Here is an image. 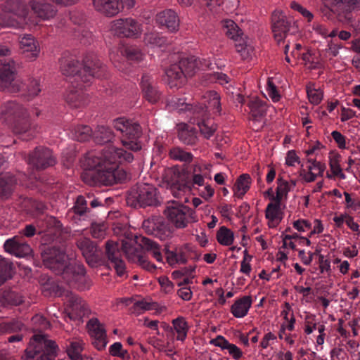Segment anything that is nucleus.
Segmentation results:
<instances>
[{"instance_id": "obj_1", "label": "nucleus", "mask_w": 360, "mask_h": 360, "mask_svg": "<svg viewBox=\"0 0 360 360\" xmlns=\"http://www.w3.org/2000/svg\"><path fill=\"white\" fill-rule=\"evenodd\" d=\"M112 125L122 134L121 146L110 145L101 150L89 151L80 160L81 167L84 170H95L98 181L105 185L122 181L124 173L119 169L120 165L131 162L134 153L142 148L139 124L125 117H119L113 120Z\"/></svg>"}, {"instance_id": "obj_2", "label": "nucleus", "mask_w": 360, "mask_h": 360, "mask_svg": "<svg viewBox=\"0 0 360 360\" xmlns=\"http://www.w3.org/2000/svg\"><path fill=\"white\" fill-rule=\"evenodd\" d=\"M42 257L46 266L56 274H61L68 283L76 285L82 290L90 287L91 281L85 276L84 266L67 256L63 250L53 248L45 252Z\"/></svg>"}, {"instance_id": "obj_3", "label": "nucleus", "mask_w": 360, "mask_h": 360, "mask_svg": "<svg viewBox=\"0 0 360 360\" xmlns=\"http://www.w3.org/2000/svg\"><path fill=\"white\" fill-rule=\"evenodd\" d=\"M151 254L153 257L158 262H162L163 256L160 246L155 241L146 237L136 238L133 236L122 240V250L131 262L137 264L143 269L152 271L156 267L142 255V251L138 248Z\"/></svg>"}, {"instance_id": "obj_4", "label": "nucleus", "mask_w": 360, "mask_h": 360, "mask_svg": "<svg viewBox=\"0 0 360 360\" xmlns=\"http://www.w3.org/2000/svg\"><path fill=\"white\" fill-rule=\"evenodd\" d=\"M1 119L13 124V131L24 140L32 139L37 131V126L31 122L30 113L15 102H9L3 107Z\"/></svg>"}, {"instance_id": "obj_5", "label": "nucleus", "mask_w": 360, "mask_h": 360, "mask_svg": "<svg viewBox=\"0 0 360 360\" xmlns=\"http://www.w3.org/2000/svg\"><path fill=\"white\" fill-rule=\"evenodd\" d=\"M60 70L66 76L79 73L84 82H88L91 77H100L105 67L96 57L85 60L82 69L79 70V63L72 57H63L60 61Z\"/></svg>"}, {"instance_id": "obj_6", "label": "nucleus", "mask_w": 360, "mask_h": 360, "mask_svg": "<svg viewBox=\"0 0 360 360\" xmlns=\"http://www.w3.org/2000/svg\"><path fill=\"white\" fill-rule=\"evenodd\" d=\"M28 8L22 1H7L0 12V27H23L28 23Z\"/></svg>"}, {"instance_id": "obj_7", "label": "nucleus", "mask_w": 360, "mask_h": 360, "mask_svg": "<svg viewBox=\"0 0 360 360\" xmlns=\"http://www.w3.org/2000/svg\"><path fill=\"white\" fill-rule=\"evenodd\" d=\"M58 347L55 341L44 334L34 335L25 351V360H54Z\"/></svg>"}, {"instance_id": "obj_8", "label": "nucleus", "mask_w": 360, "mask_h": 360, "mask_svg": "<svg viewBox=\"0 0 360 360\" xmlns=\"http://www.w3.org/2000/svg\"><path fill=\"white\" fill-rule=\"evenodd\" d=\"M164 212L169 223L179 229H185L189 224L198 220L195 212L181 203L172 202Z\"/></svg>"}, {"instance_id": "obj_9", "label": "nucleus", "mask_w": 360, "mask_h": 360, "mask_svg": "<svg viewBox=\"0 0 360 360\" xmlns=\"http://www.w3.org/2000/svg\"><path fill=\"white\" fill-rule=\"evenodd\" d=\"M162 180L175 198H182L185 195L191 193V186L186 179L185 174L176 167L165 169Z\"/></svg>"}, {"instance_id": "obj_10", "label": "nucleus", "mask_w": 360, "mask_h": 360, "mask_svg": "<svg viewBox=\"0 0 360 360\" xmlns=\"http://www.w3.org/2000/svg\"><path fill=\"white\" fill-rule=\"evenodd\" d=\"M158 202L157 189L150 184H140L133 188L127 197V203L131 206H153Z\"/></svg>"}, {"instance_id": "obj_11", "label": "nucleus", "mask_w": 360, "mask_h": 360, "mask_svg": "<svg viewBox=\"0 0 360 360\" xmlns=\"http://www.w3.org/2000/svg\"><path fill=\"white\" fill-rule=\"evenodd\" d=\"M17 69L13 60L6 59L0 63V89L11 93L18 92L22 80L16 78Z\"/></svg>"}, {"instance_id": "obj_12", "label": "nucleus", "mask_w": 360, "mask_h": 360, "mask_svg": "<svg viewBox=\"0 0 360 360\" xmlns=\"http://www.w3.org/2000/svg\"><path fill=\"white\" fill-rule=\"evenodd\" d=\"M328 12H333L341 22L351 19V13L360 10V0H321Z\"/></svg>"}, {"instance_id": "obj_13", "label": "nucleus", "mask_w": 360, "mask_h": 360, "mask_svg": "<svg viewBox=\"0 0 360 360\" xmlns=\"http://www.w3.org/2000/svg\"><path fill=\"white\" fill-rule=\"evenodd\" d=\"M343 48L341 44L335 42L333 40L327 41L325 49H319V58L311 55L310 52L302 55V60L308 65L309 68H316L321 65L325 61L332 60L336 57L340 49Z\"/></svg>"}, {"instance_id": "obj_14", "label": "nucleus", "mask_w": 360, "mask_h": 360, "mask_svg": "<svg viewBox=\"0 0 360 360\" xmlns=\"http://www.w3.org/2000/svg\"><path fill=\"white\" fill-rule=\"evenodd\" d=\"M110 31L122 37L136 38L142 32L141 25L131 18H119L110 22Z\"/></svg>"}, {"instance_id": "obj_15", "label": "nucleus", "mask_w": 360, "mask_h": 360, "mask_svg": "<svg viewBox=\"0 0 360 360\" xmlns=\"http://www.w3.org/2000/svg\"><path fill=\"white\" fill-rule=\"evenodd\" d=\"M216 64L210 60L203 59L202 60L195 56L181 59L179 61V66L183 70V73L186 77H191L200 70L211 71L214 69Z\"/></svg>"}, {"instance_id": "obj_16", "label": "nucleus", "mask_w": 360, "mask_h": 360, "mask_svg": "<svg viewBox=\"0 0 360 360\" xmlns=\"http://www.w3.org/2000/svg\"><path fill=\"white\" fill-rule=\"evenodd\" d=\"M27 162L37 168L44 169L53 165L56 163V159L49 149L37 147L29 156Z\"/></svg>"}, {"instance_id": "obj_17", "label": "nucleus", "mask_w": 360, "mask_h": 360, "mask_svg": "<svg viewBox=\"0 0 360 360\" xmlns=\"http://www.w3.org/2000/svg\"><path fill=\"white\" fill-rule=\"evenodd\" d=\"M120 244L117 242L109 240L106 243V255L112 266L119 276H123L126 274V267L124 261L120 258L121 252Z\"/></svg>"}, {"instance_id": "obj_18", "label": "nucleus", "mask_w": 360, "mask_h": 360, "mask_svg": "<svg viewBox=\"0 0 360 360\" xmlns=\"http://www.w3.org/2000/svg\"><path fill=\"white\" fill-rule=\"evenodd\" d=\"M90 336L93 338V345L98 350L103 349L108 343L106 332L103 326L97 319H91L87 323Z\"/></svg>"}, {"instance_id": "obj_19", "label": "nucleus", "mask_w": 360, "mask_h": 360, "mask_svg": "<svg viewBox=\"0 0 360 360\" xmlns=\"http://www.w3.org/2000/svg\"><path fill=\"white\" fill-rule=\"evenodd\" d=\"M65 301L68 303V313L70 319L79 321L87 313L84 301L72 292L67 293Z\"/></svg>"}, {"instance_id": "obj_20", "label": "nucleus", "mask_w": 360, "mask_h": 360, "mask_svg": "<svg viewBox=\"0 0 360 360\" xmlns=\"http://www.w3.org/2000/svg\"><path fill=\"white\" fill-rule=\"evenodd\" d=\"M19 47L22 54L30 61L36 60L39 56V42L30 34H25L20 39Z\"/></svg>"}, {"instance_id": "obj_21", "label": "nucleus", "mask_w": 360, "mask_h": 360, "mask_svg": "<svg viewBox=\"0 0 360 360\" xmlns=\"http://www.w3.org/2000/svg\"><path fill=\"white\" fill-rule=\"evenodd\" d=\"M5 251L17 257H25L32 253V248L27 243L20 240L18 236L7 239L4 244Z\"/></svg>"}, {"instance_id": "obj_22", "label": "nucleus", "mask_w": 360, "mask_h": 360, "mask_svg": "<svg viewBox=\"0 0 360 360\" xmlns=\"http://www.w3.org/2000/svg\"><path fill=\"white\" fill-rule=\"evenodd\" d=\"M272 32L278 43H280L286 36L289 30V22L285 15L281 11H275L272 15Z\"/></svg>"}, {"instance_id": "obj_23", "label": "nucleus", "mask_w": 360, "mask_h": 360, "mask_svg": "<svg viewBox=\"0 0 360 360\" xmlns=\"http://www.w3.org/2000/svg\"><path fill=\"white\" fill-rule=\"evenodd\" d=\"M77 246L86 262L91 266H94L99 261V254L96 246L89 238H83L77 242Z\"/></svg>"}, {"instance_id": "obj_24", "label": "nucleus", "mask_w": 360, "mask_h": 360, "mask_svg": "<svg viewBox=\"0 0 360 360\" xmlns=\"http://www.w3.org/2000/svg\"><path fill=\"white\" fill-rule=\"evenodd\" d=\"M212 165L205 162L195 163L193 165V174H192V182L188 184L191 186V191L193 189H196L195 186L198 187L203 186L205 185V179H211L210 174Z\"/></svg>"}, {"instance_id": "obj_25", "label": "nucleus", "mask_w": 360, "mask_h": 360, "mask_svg": "<svg viewBox=\"0 0 360 360\" xmlns=\"http://www.w3.org/2000/svg\"><path fill=\"white\" fill-rule=\"evenodd\" d=\"M94 9L107 17H113L121 12L118 0H93Z\"/></svg>"}, {"instance_id": "obj_26", "label": "nucleus", "mask_w": 360, "mask_h": 360, "mask_svg": "<svg viewBox=\"0 0 360 360\" xmlns=\"http://www.w3.org/2000/svg\"><path fill=\"white\" fill-rule=\"evenodd\" d=\"M265 217L269 228L277 227L283 217L281 202L273 200V202L269 203L265 210Z\"/></svg>"}, {"instance_id": "obj_27", "label": "nucleus", "mask_w": 360, "mask_h": 360, "mask_svg": "<svg viewBox=\"0 0 360 360\" xmlns=\"http://www.w3.org/2000/svg\"><path fill=\"white\" fill-rule=\"evenodd\" d=\"M141 87L144 97L150 103H155L160 99V94L151 76L148 75H143L142 76Z\"/></svg>"}, {"instance_id": "obj_28", "label": "nucleus", "mask_w": 360, "mask_h": 360, "mask_svg": "<svg viewBox=\"0 0 360 360\" xmlns=\"http://www.w3.org/2000/svg\"><path fill=\"white\" fill-rule=\"evenodd\" d=\"M157 22L171 32L176 31L179 27V19L176 13L171 10L160 12L156 17Z\"/></svg>"}, {"instance_id": "obj_29", "label": "nucleus", "mask_w": 360, "mask_h": 360, "mask_svg": "<svg viewBox=\"0 0 360 360\" xmlns=\"http://www.w3.org/2000/svg\"><path fill=\"white\" fill-rule=\"evenodd\" d=\"M252 304V299L251 296H243L234 301L231 307V312L237 319L243 318L248 314Z\"/></svg>"}, {"instance_id": "obj_30", "label": "nucleus", "mask_w": 360, "mask_h": 360, "mask_svg": "<svg viewBox=\"0 0 360 360\" xmlns=\"http://www.w3.org/2000/svg\"><path fill=\"white\" fill-rule=\"evenodd\" d=\"M30 4L34 13L40 18L46 20L53 18L56 11L46 0H30Z\"/></svg>"}, {"instance_id": "obj_31", "label": "nucleus", "mask_w": 360, "mask_h": 360, "mask_svg": "<svg viewBox=\"0 0 360 360\" xmlns=\"http://www.w3.org/2000/svg\"><path fill=\"white\" fill-rule=\"evenodd\" d=\"M16 180L10 173L0 174V199H8L15 188Z\"/></svg>"}, {"instance_id": "obj_32", "label": "nucleus", "mask_w": 360, "mask_h": 360, "mask_svg": "<svg viewBox=\"0 0 360 360\" xmlns=\"http://www.w3.org/2000/svg\"><path fill=\"white\" fill-rule=\"evenodd\" d=\"M146 311H153L155 314H160L165 311V307L161 306L150 299H142L134 302L133 312L137 314Z\"/></svg>"}, {"instance_id": "obj_33", "label": "nucleus", "mask_w": 360, "mask_h": 360, "mask_svg": "<svg viewBox=\"0 0 360 360\" xmlns=\"http://www.w3.org/2000/svg\"><path fill=\"white\" fill-rule=\"evenodd\" d=\"M166 77L167 82L171 88H178L184 83L186 76L183 73V70H181V67L174 64L166 70Z\"/></svg>"}, {"instance_id": "obj_34", "label": "nucleus", "mask_w": 360, "mask_h": 360, "mask_svg": "<svg viewBox=\"0 0 360 360\" xmlns=\"http://www.w3.org/2000/svg\"><path fill=\"white\" fill-rule=\"evenodd\" d=\"M194 113L202 119L201 121L198 122V126L201 134L205 138L209 139L212 136L213 133L216 130V126L214 124L212 120L206 119L207 114H205L203 109H194Z\"/></svg>"}, {"instance_id": "obj_35", "label": "nucleus", "mask_w": 360, "mask_h": 360, "mask_svg": "<svg viewBox=\"0 0 360 360\" xmlns=\"http://www.w3.org/2000/svg\"><path fill=\"white\" fill-rule=\"evenodd\" d=\"M235 46L236 51L243 59H248L254 53L255 46L253 41L247 36L243 35L236 41Z\"/></svg>"}, {"instance_id": "obj_36", "label": "nucleus", "mask_w": 360, "mask_h": 360, "mask_svg": "<svg viewBox=\"0 0 360 360\" xmlns=\"http://www.w3.org/2000/svg\"><path fill=\"white\" fill-rule=\"evenodd\" d=\"M204 101L207 103L205 109L202 107L195 106V109H203L207 114V110L212 111L213 112H219L220 108V97L216 91H210L205 93L202 97Z\"/></svg>"}, {"instance_id": "obj_37", "label": "nucleus", "mask_w": 360, "mask_h": 360, "mask_svg": "<svg viewBox=\"0 0 360 360\" xmlns=\"http://www.w3.org/2000/svg\"><path fill=\"white\" fill-rule=\"evenodd\" d=\"M172 324L176 340L184 342L187 338L189 330V326L186 319L183 316H179L172 320Z\"/></svg>"}, {"instance_id": "obj_38", "label": "nucleus", "mask_w": 360, "mask_h": 360, "mask_svg": "<svg viewBox=\"0 0 360 360\" xmlns=\"http://www.w3.org/2000/svg\"><path fill=\"white\" fill-rule=\"evenodd\" d=\"M251 182V178L249 174H241L235 183L233 195L237 198H242L250 189Z\"/></svg>"}, {"instance_id": "obj_39", "label": "nucleus", "mask_w": 360, "mask_h": 360, "mask_svg": "<svg viewBox=\"0 0 360 360\" xmlns=\"http://www.w3.org/2000/svg\"><path fill=\"white\" fill-rule=\"evenodd\" d=\"M67 102L74 108H80L88 103L87 96L82 89L71 90L66 96Z\"/></svg>"}, {"instance_id": "obj_40", "label": "nucleus", "mask_w": 360, "mask_h": 360, "mask_svg": "<svg viewBox=\"0 0 360 360\" xmlns=\"http://www.w3.org/2000/svg\"><path fill=\"white\" fill-rule=\"evenodd\" d=\"M305 32L311 37H320L323 39H327L328 26L320 22L313 21L309 24H306Z\"/></svg>"}, {"instance_id": "obj_41", "label": "nucleus", "mask_w": 360, "mask_h": 360, "mask_svg": "<svg viewBox=\"0 0 360 360\" xmlns=\"http://www.w3.org/2000/svg\"><path fill=\"white\" fill-rule=\"evenodd\" d=\"M341 155L335 151H331L328 156V163L330 172L333 176H338L340 179H345L346 175L343 173L342 169L340 167Z\"/></svg>"}, {"instance_id": "obj_42", "label": "nucleus", "mask_w": 360, "mask_h": 360, "mask_svg": "<svg viewBox=\"0 0 360 360\" xmlns=\"http://www.w3.org/2000/svg\"><path fill=\"white\" fill-rule=\"evenodd\" d=\"M84 345V341L80 339L73 340L70 342L67 348V353L71 360H82V352Z\"/></svg>"}, {"instance_id": "obj_43", "label": "nucleus", "mask_w": 360, "mask_h": 360, "mask_svg": "<svg viewBox=\"0 0 360 360\" xmlns=\"http://www.w3.org/2000/svg\"><path fill=\"white\" fill-rule=\"evenodd\" d=\"M222 27L226 35L235 41H238L240 37L243 36L242 31L231 20H223Z\"/></svg>"}, {"instance_id": "obj_44", "label": "nucleus", "mask_w": 360, "mask_h": 360, "mask_svg": "<svg viewBox=\"0 0 360 360\" xmlns=\"http://www.w3.org/2000/svg\"><path fill=\"white\" fill-rule=\"evenodd\" d=\"M20 90L23 95L27 96H35L41 91L39 82L35 79H29L27 82H24L20 85Z\"/></svg>"}, {"instance_id": "obj_45", "label": "nucleus", "mask_w": 360, "mask_h": 360, "mask_svg": "<svg viewBox=\"0 0 360 360\" xmlns=\"http://www.w3.org/2000/svg\"><path fill=\"white\" fill-rule=\"evenodd\" d=\"M216 238L220 245L230 246L234 241V233L231 230L223 226L217 231Z\"/></svg>"}, {"instance_id": "obj_46", "label": "nucleus", "mask_w": 360, "mask_h": 360, "mask_svg": "<svg viewBox=\"0 0 360 360\" xmlns=\"http://www.w3.org/2000/svg\"><path fill=\"white\" fill-rule=\"evenodd\" d=\"M145 44L150 48H162L167 44V39L155 32L146 33L144 37Z\"/></svg>"}, {"instance_id": "obj_47", "label": "nucleus", "mask_w": 360, "mask_h": 360, "mask_svg": "<svg viewBox=\"0 0 360 360\" xmlns=\"http://www.w3.org/2000/svg\"><path fill=\"white\" fill-rule=\"evenodd\" d=\"M93 137L96 143L102 144L110 141L113 138V133L108 127L101 126L95 131Z\"/></svg>"}, {"instance_id": "obj_48", "label": "nucleus", "mask_w": 360, "mask_h": 360, "mask_svg": "<svg viewBox=\"0 0 360 360\" xmlns=\"http://www.w3.org/2000/svg\"><path fill=\"white\" fill-rule=\"evenodd\" d=\"M325 149L324 145L319 141H311L308 148L304 150V154L307 158H317L322 155Z\"/></svg>"}, {"instance_id": "obj_49", "label": "nucleus", "mask_w": 360, "mask_h": 360, "mask_svg": "<svg viewBox=\"0 0 360 360\" xmlns=\"http://www.w3.org/2000/svg\"><path fill=\"white\" fill-rule=\"evenodd\" d=\"M179 137L186 144H193L196 140V132L187 124L179 126Z\"/></svg>"}, {"instance_id": "obj_50", "label": "nucleus", "mask_w": 360, "mask_h": 360, "mask_svg": "<svg viewBox=\"0 0 360 360\" xmlns=\"http://www.w3.org/2000/svg\"><path fill=\"white\" fill-rule=\"evenodd\" d=\"M44 207L43 203L30 198H25L22 201V209L32 215H34L36 212H42Z\"/></svg>"}, {"instance_id": "obj_51", "label": "nucleus", "mask_w": 360, "mask_h": 360, "mask_svg": "<svg viewBox=\"0 0 360 360\" xmlns=\"http://www.w3.org/2000/svg\"><path fill=\"white\" fill-rule=\"evenodd\" d=\"M72 137L79 141H86L91 136L92 131L90 127L86 125H80L76 127L72 131Z\"/></svg>"}, {"instance_id": "obj_52", "label": "nucleus", "mask_w": 360, "mask_h": 360, "mask_svg": "<svg viewBox=\"0 0 360 360\" xmlns=\"http://www.w3.org/2000/svg\"><path fill=\"white\" fill-rule=\"evenodd\" d=\"M203 78L205 83L218 82L221 85L228 84L229 81V78L226 75L214 71L205 73Z\"/></svg>"}, {"instance_id": "obj_53", "label": "nucleus", "mask_w": 360, "mask_h": 360, "mask_svg": "<svg viewBox=\"0 0 360 360\" xmlns=\"http://www.w3.org/2000/svg\"><path fill=\"white\" fill-rule=\"evenodd\" d=\"M307 93L309 102L313 105H318L323 99L322 91L316 88L314 84L307 86Z\"/></svg>"}, {"instance_id": "obj_54", "label": "nucleus", "mask_w": 360, "mask_h": 360, "mask_svg": "<svg viewBox=\"0 0 360 360\" xmlns=\"http://www.w3.org/2000/svg\"><path fill=\"white\" fill-rule=\"evenodd\" d=\"M170 158L175 160L188 162L192 160L191 153L184 151L180 148H174L169 152Z\"/></svg>"}, {"instance_id": "obj_55", "label": "nucleus", "mask_w": 360, "mask_h": 360, "mask_svg": "<svg viewBox=\"0 0 360 360\" xmlns=\"http://www.w3.org/2000/svg\"><path fill=\"white\" fill-rule=\"evenodd\" d=\"M290 8L302 15V16L307 20V24H309L313 22L314 15L307 8L304 7L299 3L296 1H292L290 3Z\"/></svg>"}, {"instance_id": "obj_56", "label": "nucleus", "mask_w": 360, "mask_h": 360, "mask_svg": "<svg viewBox=\"0 0 360 360\" xmlns=\"http://www.w3.org/2000/svg\"><path fill=\"white\" fill-rule=\"evenodd\" d=\"M109 353L112 356H117L123 360L129 359V355L127 351L122 347V345L119 342H115L109 347Z\"/></svg>"}, {"instance_id": "obj_57", "label": "nucleus", "mask_w": 360, "mask_h": 360, "mask_svg": "<svg viewBox=\"0 0 360 360\" xmlns=\"http://www.w3.org/2000/svg\"><path fill=\"white\" fill-rule=\"evenodd\" d=\"M252 115L255 118L261 117L264 113V106L262 102L257 97L252 98L248 103Z\"/></svg>"}, {"instance_id": "obj_58", "label": "nucleus", "mask_w": 360, "mask_h": 360, "mask_svg": "<svg viewBox=\"0 0 360 360\" xmlns=\"http://www.w3.org/2000/svg\"><path fill=\"white\" fill-rule=\"evenodd\" d=\"M290 191V185L281 179H278V187L276 189V195L273 196V200L281 202L283 198L287 195Z\"/></svg>"}, {"instance_id": "obj_59", "label": "nucleus", "mask_w": 360, "mask_h": 360, "mask_svg": "<svg viewBox=\"0 0 360 360\" xmlns=\"http://www.w3.org/2000/svg\"><path fill=\"white\" fill-rule=\"evenodd\" d=\"M307 162L309 163L307 169L311 172H315L319 176L323 175L326 169V165L320 161L316 160V158H307Z\"/></svg>"}, {"instance_id": "obj_60", "label": "nucleus", "mask_w": 360, "mask_h": 360, "mask_svg": "<svg viewBox=\"0 0 360 360\" xmlns=\"http://www.w3.org/2000/svg\"><path fill=\"white\" fill-rule=\"evenodd\" d=\"M274 80V78H269L267 82L266 93L268 96L272 100V101L277 102L279 101L281 96L278 91H277Z\"/></svg>"}, {"instance_id": "obj_61", "label": "nucleus", "mask_w": 360, "mask_h": 360, "mask_svg": "<svg viewBox=\"0 0 360 360\" xmlns=\"http://www.w3.org/2000/svg\"><path fill=\"white\" fill-rule=\"evenodd\" d=\"M170 110H177L179 111H183L189 110V105L185 103L184 99L172 98L167 104Z\"/></svg>"}, {"instance_id": "obj_62", "label": "nucleus", "mask_w": 360, "mask_h": 360, "mask_svg": "<svg viewBox=\"0 0 360 360\" xmlns=\"http://www.w3.org/2000/svg\"><path fill=\"white\" fill-rule=\"evenodd\" d=\"M243 253H244V255H243V260L241 261V263H240V271L242 274H244L247 276H250V272L252 271V267L250 265V262L252 260V256H250L248 253V251L246 250H244Z\"/></svg>"}, {"instance_id": "obj_63", "label": "nucleus", "mask_w": 360, "mask_h": 360, "mask_svg": "<svg viewBox=\"0 0 360 360\" xmlns=\"http://www.w3.org/2000/svg\"><path fill=\"white\" fill-rule=\"evenodd\" d=\"M311 223L304 219H300L295 220L292 222V226L295 229H296L299 232H306L311 229Z\"/></svg>"}, {"instance_id": "obj_64", "label": "nucleus", "mask_w": 360, "mask_h": 360, "mask_svg": "<svg viewBox=\"0 0 360 360\" xmlns=\"http://www.w3.org/2000/svg\"><path fill=\"white\" fill-rule=\"evenodd\" d=\"M345 198L346 207L354 212H360V200L354 199L347 192L344 193Z\"/></svg>"}]
</instances>
